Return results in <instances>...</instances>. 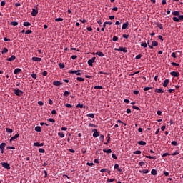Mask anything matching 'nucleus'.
Returning a JSON list of instances; mask_svg holds the SVG:
<instances>
[{
	"mask_svg": "<svg viewBox=\"0 0 183 183\" xmlns=\"http://www.w3.org/2000/svg\"><path fill=\"white\" fill-rule=\"evenodd\" d=\"M76 108H84V104H78Z\"/></svg>",
	"mask_w": 183,
	"mask_h": 183,
	"instance_id": "obj_53",
	"label": "nucleus"
},
{
	"mask_svg": "<svg viewBox=\"0 0 183 183\" xmlns=\"http://www.w3.org/2000/svg\"><path fill=\"white\" fill-rule=\"evenodd\" d=\"M87 117H89V118H95V114L94 113L88 114Z\"/></svg>",
	"mask_w": 183,
	"mask_h": 183,
	"instance_id": "obj_30",
	"label": "nucleus"
},
{
	"mask_svg": "<svg viewBox=\"0 0 183 183\" xmlns=\"http://www.w3.org/2000/svg\"><path fill=\"white\" fill-rule=\"evenodd\" d=\"M10 25H12L13 26H18V22L17 21H11L10 23Z\"/></svg>",
	"mask_w": 183,
	"mask_h": 183,
	"instance_id": "obj_26",
	"label": "nucleus"
},
{
	"mask_svg": "<svg viewBox=\"0 0 183 183\" xmlns=\"http://www.w3.org/2000/svg\"><path fill=\"white\" fill-rule=\"evenodd\" d=\"M31 78H33L34 79H36V78H37L36 74H31Z\"/></svg>",
	"mask_w": 183,
	"mask_h": 183,
	"instance_id": "obj_45",
	"label": "nucleus"
},
{
	"mask_svg": "<svg viewBox=\"0 0 183 183\" xmlns=\"http://www.w3.org/2000/svg\"><path fill=\"white\" fill-rule=\"evenodd\" d=\"M13 92L14 94H15V95H16V97H21V95L24 94V92H22L21 90L19 89H13Z\"/></svg>",
	"mask_w": 183,
	"mask_h": 183,
	"instance_id": "obj_1",
	"label": "nucleus"
},
{
	"mask_svg": "<svg viewBox=\"0 0 183 183\" xmlns=\"http://www.w3.org/2000/svg\"><path fill=\"white\" fill-rule=\"evenodd\" d=\"M92 64H94V61L89 59V60L88 61V65H89V66H93Z\"/></svg>",
	"mask_w": 183,
	"mask_h": 183,
	"instance_id": "obj_38",
	"label": "nucleus"
},
{
	"mask_svg": "<svg viewBox=\"0 0 183 183\" xmlns=\"http://www.w3.org/2000/svg\"><path fill=\"white\" fill-rule=\"evenodd\" d=\"M173 21H174V22H179V19L178 17H173L172 18Z\"/></svg>",
	"mask_w": 183,
	"mask_h": 183,
	"instance_id": "obj_40",
	"label": "nucleus"
},
{
	"mask_svg": "<svg viewBox=\"0 0 183 183\" xmlns=\"http://www.w3.org/2000/svg\"><path fill=\"white\" fill-rule=\"evenodd\" d=\"M144 91H149V89H152V87H144Z\"/></svg>",
	"mask_w": 183,
	"mask_h": 183,
	"instance_id": "obj_57",
	"label": "nucleus"
},
{
	"mask_svg": "<svg viewBox=\"0 0 183 183\" xmlns=\"http://www.w3.org/2000/svg\"><path fill=\"white\" fill-rule=\"evenodd\" d=\"M172 145L177 147V145H178V142L177 141H173V142H172Z\"/></svg>",
	"mask_w": 183,
	"mask_h": 183,
	"instance_id": "obj_46",
	"label": "nucleus"
},
{
	"mask_svg": "<svg viewBox=\"0 0 183 183\" xmlns=\"http://www.w3.org/2000/svg\"><path fill=\"white\" fill-rule=\"evenodd\" d=\"M81 70H69V74H75L78 76H81V75H82V74H81Z\"/></svg>",
	"mask_w": 183,
	"mask_h": 183,
	"instance_id": "obj_2",
	"label": "nucleus"
},
{
	"mask_svg": "<svg viewBox=\"0 0 183 183\" xmlns=\"http://www.w3.org/2000/svg\"><path fill=\"white\" fill-rule=\"evenodd\" d=\"M86 165H88V167H94V165H95V164L94 163H90V162H87Z\"/></svg>",
	"mask_w": 183,
	"mask_h": 183,
	"instance_id": "obj_51",
	"label": "nucleus"
},
{
	"mask_svg": "<svg viewBox=\"0 0 183 183\" xmlns=\"http://www.w3.org/2000/svg\"><path fill=\"white\" fill-rule=\"evenodd\" d=\"M171 65H173V66H179V64L175 62H172Z\"/></svg>",
	"mask_w": 183,
	"mask_h": 183,
	"instance_id": "obj_43",
	"label": "nucleus"
},
{
	"mask_svg": "<svg viewBox=\"0 0 183 183\" xmlns=\"http://www.w3.org/2000/svg\"><path fill=\"white\" fill-rule=\"evenodd\" d=\"M24 26H31V23L26 21L23 23Z\"/></svg>",
	"mask_w": 183,
	"mask_h": 183,
	"instance_id": "obj_34",
	"label": "nucleus"
},
{
	"mask_svg": "<svg viewBox=\"0 0 183 183\" xmlns=\"http://www.w3.org/2000/svg\"><path fill=\"white\" fill-rule=\"evenodd\" d=\"M142 152H141V150H137L135 152H133V154H134V155H140V154H142Z\"/></svg>",
	"mask_w": 183,
	"mask_h": 183,
	"instance_id": "obj_28",
	"label": "nucleus"
},
{
	"mask_svg": "<svg viewBox=\"0 0 183 183\" xmlns=\"http://www.w3.org/2000/svg\"><path fill=\"white\" fill-rule=\"evenodd\" d=\"M8 52V49L6 47H4L1 51V54H7Z\"/></svg>",
	"mask_w": 183,
	"mask_h": 183,
	"instance_id": "obj_29",
	"label": "nucleus"
},
{
	"mask_svg": "<svg viewBox=\"0 0 183 183\" xmlns=\"http://www.w3.org/2000/svg\"><path fill=\"white\" fill-rule=\"evenodd\" d=\"M59 66L60 69H64V68H65V64H64V63H59Z\"/></svg>",
	"mask_w": 183,
	"mask_h": 183,
	"instance_id": "obj_25",
	"label": "nucleus"
},
{
	"mask_svg": "<svg viewBox=\"0 0 183 183\" xmlns=\"http://www.w3.org/2000/svg\"><path fill=\"white\" fill-rule=\"evenodd\" d=\"M76 80L79 81V82H84V81H85V79L82 77H77Z\"/></svg>",
	"mask_w": 183,
	"mask_h": 183,
	"instance_id": "obj_27",
	"label": "nucleus"
},
{
	"mask_svg": "<svg viewBox=\"0 0 183 183\" xmlns=\"http://www.w3.org/2000/svg\"><path fill=\"white\" fill-rule=\"evenodd\" d=\"M15 59H16V56H15V55H12L10 58L6 59V61L12 62V61H15Z\"/></svg>",
	"mask_w": 183,
	"mask_h": 183,
	"instance_id": "obj_9",
	"label": "nucleus"
},
{
	"mask_svg": "<svg viewBox=\"0 0 183 183\" xmlns=\"http://www.w3.org/2000/svg\"><path fill=\"white\" fill-rule=\"evenodd\" d=\"M168 84H169V79H165L162 84L163 86H164V88H167V86H168Z\"/></svg>",
	"mask_w": 183,
	"mask_h": 183,
	"instance_id": "obj_11",
	"label": "nucleus"
},
{
	"mask_svg": "<svg viewBox=\"0 0 183 183\" xmlns=\"http://www.w3.org/2000/svg\"><path fill=\"white\" fill-rule=\"evenodd\" d=\"M109 141H111V134H107V142H109Z\"/></svg>",
	"mask_w": 183,
	"mask_h": 183,
	"instance_id": "obj_52",
	"label": "nucleus"
},
{
	"mask_svg": "<svg viewBox=\"0 0 183 183\" xmlns=\"http://www.w3.org/2000/svg\"><path fill=\"white\" fill-rule=\"evenodd\" d=\"M146 158H149V159H157L156 157H152V156H145Z\"/></svg>",
	"mask_w": 183,
	"mask_h": 183,
	"instance_id": "obj_36",
	"label": "nucleus"
},
{
	"mask_svg": "<svg viewBox=\"0 0 183 183\" xmlns=\"http://www.w3.org/2000/svg\"><path fill=\"white\" fill-rule=\"evenodd\" d=\"M5 147H6V143H1L0 144L1 154H4L5 151Z\"/></svg>",
	"mask_w": 183,
	"mask_h": 183,
	"instance_id": "obj_5",
	"label": "nucleus"
},
{
	"mask_svg": "<svg viewBox=\"0 0 183 183\" xmlns=\"http://www.w3.org/2000/svg\"><path fill=\"white\" fill-rule=\"evenodd\" d=\"M137 144L138 145H143V146L147 145V142H145L144 141H139Z\"/></svg>",
	"mask_w": 183,
	"mask_h": 183,
	"instance_id": "obj_21",
	"label": "nucleus"
},
{
	"mask_svg": "<svg viewBox=\"0 0 183 183\" xmlns=\"http://www.w3.org/2000/svg\"><path fill=\"white\" fill-rule=\"evenodd\" d=\"M25 34H26L27 35H29V34H32V30H27L26 31Z\"/></svg>",
	"mask_w": 183,
	"mask_h": 183,
	"instance_id": "obj_58",
	"label": "nucleus"
},
{
	"mask_svg": "<svg viewBox=\"0 0 183 183\" xmlns=\"http://www.w3.org/2000/svg\"><path fill=\"white\" fill-rule=\"evenodd\" d=\"M122 38H125V39H128L129 38V35L128 34H123Z\"/></svg>",
	"mask_w": 183,
	"mask_h": 183,
	"instance_id": "obj_48",
	"label": "nucleus"
},
{
	"mask_svg": "<svg viewBox=\"0 0 183 183\" xmlns=\"http://www.w3.org/2000/svg\"><path fill=\"white\" fill-rule=\"evenodd\" d=\"M172 58H177V54L175 52L172 53Z\"/></svg>",
	"mask_w": 183,
	"mask_h": 183,
	"instance_id": "obj_62",
	"label": "nucleus"
},
{
	"mask_svg": "<svg viewBox=\"0 0 183 183\" xmlns=\"http://www.w3.org/2000/svg\"><path fill=\"white\" fill-rule=\"evenodd\" d=\"M38 15V6H35L34 8L32 9L31 16H36Z\"/></svg>",
	"mask_w": 183,
	"mask_h": 183,
	"instance_id": "obj_3",
	"label": "nucleus"
},
{
	"mask_svg": "<svg viewBox=\"0 0 183 183\" xmlns=\"http://www.w3.org/2000/svg\"><path fill=\"white\" fill-rule=\"evenodd\" d=\"M34 130L36 131V132H41V131H42V129H41V127L39 126H36L34 128Z\"/></svg>",
	"mask_w": 183,
	"mask_h": 183,
	"instance_id": "obj_23",
	"label": "nucleus"
},
{
	"mask_svg": "<svg viewBox=\"0 0 183 183\" xmlns=\"http://www.w3.org/2000/svg\"><path fill=\"white\" fill-rule=\"evenodd\" d=\"M42 75H43L44 76H46L48 75V71H44L42 73Z\"/></svg>",
	"mask_w": 183,
	"mask_h": 183,
	"instance_id": "obj_61",
	"label": "nucleus"
},
{
	"mask_svg": "<svg viewBox=\"0 0 183 183\" xmlns=\"http://www.w3.org/2000/svg\"><path fill=\"white\" fill-rule=\"evenodd\" d=\"M179 152H178V151H176L175 152L172 154V157H175V155H179Z\"/></svg>",
	"mask_w": 183,
	"mask_h": 183,
	"instance_id": "obj_55",
	"label": "nucleus"
},
{
	"mask_svg": "<svg viewBox=\"0 0 183 183\" xmlns=\"http://www.w3.org/2000/svg\"><path fill=\"white\" fill-rule=\"evenodd\" d=\"M179 21H183V15L179 16Z\"/></svg>",
	"mask_w": 183,
	"mask_h": 183,
	"instance_id": "obj_64",
	"label": "nucleus"
},
{
	"mask_svg": "<svg viewBox=\"0 0 183 183\" xmlns=\"http://www.w3.org/2000/svg\"><path fill=\"white\" fill-rule=\"evenodd\" d=\"M17 138H19V134H16L14 137H12L10 139V142H12V141H15V139H16Z\"/></svg>",
	"mask_w": 183,
	"mask_h": 183,
	"instance_id": "obj_12",
	"label": "nucleus"
},
{
	"mask_svg": "<svg viewBox=\"0 0 183 183\" xmlns=\"http://www.w3.org/2000/svg\"><path fill=\"white\" fill-rule=\"evenodd\" d=\"M39 152H40L41 154H44L45 152V149L40 148L39 149Z\"/></svg>",
	"mask_w": 183,
	"mask_h": 183,
	"instance_id": "obj_44",
	"label": "nucleus"
},
{
	"mask_svg": "<svg viewBox=\"0 0 183 183\" xmlns=\"http://www.w3.org/2000/svg\"><path fill=\"white\" fill-rule=\"evenodd\" d=\"M172 15H174V16H179V11H173L172 12Z\"/></svg>",
	"mask_w": 183,
	"mask_h": 183,
	"instance_id": "obj_24",
	"label": "nucleus"
},
{
	"mask_svg": "<svg viewBox=\"0 0 183 183\" xmlns=\"http://www.w3.org/2000/svg\"><path fill=\"white\" fill-rule=\"evenodd\" d=\"M170 75H172V76H174V78H179V72L177 71H171Z\"/></svg>",
	"mask_w": 183,
	"mask_h": 183,
	"instance_id": "obj_6",
	"label": "nucleus"
},
{
	"mask_svg": "<svg viewBox=\"0 0 183 183\" xmlns=\"http://www.w3.org/2000/svg\"><path fill=\"white\" fill-rule=\"evenodd\" d=\"M32 61H42L41 58L39 57H32L31 59Z\"/></svg>",
	"mask_w": 183,
	"mask_h": 183,
	"instance_id": "obj_22",
	"label": "nucleus"
},
{
	"mask_svg": "<svg viewBox=\"0 0 183 183\" xmlns=\"http://www.w3.org/2000/svg\"><path fill=\"white\" fill-rule=\"evenodd\" d=\"M22 70L19 68H17L16 69H14V75H18V74H19V72H21Z\"/></svg>",
	"mask_w": 183,
	"mask_h": 183,
	"instance_id": "obj_17",
	"label": "nucleus"
},
{
	"mask_svg": "<svg viewBox=\"0 0 183 183\" xmlns=\"http://www.w3.org/2000/svg\"><path fill=\"white\" fill-rule=\"evenodd\" d=\"M141 46H143V48H147L148 47V44H147V43L144 42V43H142L141 44Z\"/></svg>",
	"mask_w": 183,
	"mask_h": 183,
	"instance_id": "obj_41",
	"label": "nucleus"
},
{
	"mask_svg": "<svg viewBox=\"0 0 183 183\" xmlns=\"http://www.w3.org/2000/svg\"><path fill=\"white\" fill-rule=\"evenodd\" d=\"M114 169H117L119 172H122V170L119 168V164H115Z\"/></svg>",
	"mask_w": 183,
	"mask_h": 183,
	"instance_id": "obj_15",
	"label": "nucleus"
},
{
	"mask_svg": "<svg viewBox=\"0 0 183 183\" xmlns=\"http://www.w3.org/2000/svg\"><path fill=\"white\" fill-rule=\"evenodd\" d=\"M94 54L98 55V56H101V58H104V56H105V54H104L102 51H97Z\"/></svg>",
	"mask_w": 183,
	"mask_h": 183,
	"instance_id": "obj_10",
	"label": "nucleus"
},
{
	"mask_svg": "<svg viewBox=\"0 0 183 183\" xmlns=\"http://www.w3.org/2000/svg\"><path fill=\"white\" fill-rule=\"evenodd\" d=\"M129 26V22L127 21L123 24L122 25V29H127Z\"/></svg>",
	"mask_w": 183,
	"mask_h": 183,
	"instance_id": "obj_13",
	"label": "nucleus"
},
{
	"mask_svg": "<svg viewBox=\"0 0 183 183\" xmlns=\"http://www.w3.org/2000/svg\"><path fill=\"white\" fill-rule=\"evenodd\" d=\"M94 89H104L102 86H95Z\"/></svg>",
	"mask_w": 183,
	"mask_h": 183,
	"instance_id": "obj_37",
	"label": "nucleus"
},
{
	"mask_svg": "<svg viewBox=\"0 0 183 183\" xmlns=\"http://www.w3.org/2000/svg\"><path fill=\"white\" fill-rule=\"evenodd\" d=\"M4 41L5 42H11V39H8V38H6V37H4Z\"/></svg>",
	"mask_w": 183,
	"mask_h": 183,
	"instance_id": "obj_49",
	"label": "nucleus"
},
{
	"mask_svg": "<svg viewBox=\"0 0 183 183\" xmlns=\"http://www.w3.org/2000/svg\"><path fill=\"white\" fill-rule=\"evenodd\" d=\"M154 92L157 94H164V90L162 89H155Z\"/></svg>",
	"mask_w": 183,
	"mask_h": 183,
	"instance_id": "obj_16",
	"label": "nucleus"
},
{
	"mask_svg": "<svg viewBox=\"0 0 183 183\" xmlns=\"http://www.w3.org/2000/svg\"><path fill=\"white\" fill-rule=\"evenodd\" d=\"M157 26L158 28H159V29H164V27L162 26V24H157Z\"/></svg>",
	"mask_w": 183,
	"mask_h": 183,
	"instance_id": "obj_50",
	"label": "nucleus"
},
{
	"mask_svg": "<svg viewBox=\"0 0 183 183\" xmlns=\"http://www.w3.org/2000/svg\"><path fill=\"white\" fill-rule=\"evenodd\" d=\"M1 166L6 169H11V165L8 162H1Z\"/></svg>",
	"mask_w": 183,
	"mask_h": 183,
	"instance_id": "obj_4",
	"label": "nucleus"
},
{
	"mask_svg": "<svg viewBox=\"0 0 183 183\" xmlns=\"http://www.w3.org/2000/svg\"><path fill=\"white\" fill-rule=\"evenodd\" d=\"M119 52H124V54H127L128 50H127V47H119Z\"/></svg>",
	"mask_w": 183,
	"mask_h": 183,
	"instance_id": "obj_8",
	"label": "nucleus"
},
{
	"mask_svg": "<svg viewBox=\"0 0 183 183\" xmlns=\"http://www.w3.org/2000/svg\"><path fill=\"white\" fill-rule=\"evenodd\" d=\"M117 40H118V37H117V36H114V37L112 38V41H113L114 42L117 41Z\"/></svg>",
	"mask_w": 183,
	"mask_h": 183,
	"instance_id": "obj_60",
	"label": "nucleus"
},
{
	"mask_svg": "<svg viewBox=\"0 0 183 183\" xmlns=\"http://www.w3.org/2000/svg\"><path fill=\"white\" fill-rule=\"evenodd\" d=\"M141 58H142V54H139V55L136 56L135 59H141Z\"/></svg>",
	"mask_w": 183,
	"mask_h": 183,
	"instance_id": "obj_47",
	"label": "nucleus"
},
{
	"mask_svg": "<svg viewBox=\"0 0 183 183\" xmlns=\"http://www.w3.org/2000/svg\"><path fill=\"white\" fill-rule=\"evenodd\" d=\"M151 174L152 175H158V172L157 171V169H152L151 171Z\"/></svg>",
	"mask_w": 183,
	"mask_h": 183,
	"instance_id": "obj_19",
	"label": "nucleus"
},
{
	"mask_svg": "<svg viewBox=\"0 0 183 183\" xmlns=\"http://www.w3.org/2000/svg\"><path fill=\"white\" fill-rule=\"evenodd\" d=\"M133 109H136L137 111H140L141 109L137 106H132Z\"/></svg>",
	"mask_w": 183,
	"mask_h": 183,
	"instance_id": "obj_42",
	"label": "nucleus"
},
{
	"mask_svg": "<svg viewBox=\"0 0 183 183\" xmlns=\"http://www.w3.org/2000/svg\"><path fill=\"white\" fill-rule=\"evenodd\" d=\"M152 45V46H158V41H153Z\"/></svg>",
	"mask_w": 183,
	"mask_h": 183,
	"instance_id": "obj_33",
	"label": "nucleus"
},
{
	"mask_svg": "<svg viewBox=\"0 0 183 183\" xmlns=\"http://www.w3.org/2000/svg\"><path fill=\"white\" fill-rule=\"evenodd\" d=\"M103 152H106L107 154H111V152H112V150L111 149H104Z\"/></svg>",
	"mask_w": 183,
	"mask_h": 183,
	"instance_id": "obj_20",
	"label": "nucleus"
},
{
	"mask_svg": "<svg viewBox=\"0 0 183 183\" xmlns=\"http://www.w3.org/2000/svg\"><path fill=\"white\" fill-rule=\"evenodd\" d=\"M58 135H59V137H60V138H64V137H65V134L61 133V132H59Z\"/></svg>",
	"mask_w": 183,
	"mask_h": 183,
	"instance_id": "obj_39",
	"label": "nucleus"
},
{
	"mask_svg": "<svg viewBox=\"0 0 183 183\" xmlns=\"http://www.w3.org/2000/svg\"><path fill=\"white\" fill-rule=\"evenodd\" d=\"M93 137H94V138H97V137H99V132H98L97 130V129H93Z\"/></svg>",
	"mask_w": 183,
	"mask_h": 183,
	"instance_id": "obj_7",
	"label": "nucleus"
},
{
	"mask_svg": "<svg viewBox=\"0 0 183 183\" xmlns=\"http://www.w3.org/2000/svg\"><path fill=\"white\" fill-rule=\"evenodd\" d=\"M53 85L55 86H61V85H62V82L54 81H53Z\"/></svg>",
	"mask_w": 183,
	"mask_h": 183,
	"instance_id": "obj_14",
	"label": "nucleus"
},
{
	"mask_svg": "<svg viewBox=\"0 0 183 183\" xmlns=\"http://www.w3.org/2000/svg\"><path fill=\"white\" fill-rule=\"evenodd\" d=\"M64 97H68V95H71V92L68 91H65L63 94Z\"/></svg>",
	"mask_w": 183,
	"mask_h": 183,
	"instance_id": "obj_31",
	"label": "nucleus"
},
{
	"mask_svg": "<svg viewBox=\"0 0 183 183\" xmlns=\"http://www.w3.org/2000/svg\"><path fill=\"white\" fill-rule=\"evenodd\" d=\"M34 147H44V143L34 142Z\"/></svg>",
	"mask_w": 183,
	"mask_h": 183,
	"instance_id": "obj_18",
	"label": "nucleus"
},
{
	"mask_svg": "<svg viewBox=\"0 0 183 183\" xmlns=\"http://www.w3.org/2000/svg\"><path fill=\"white\" fill-rule=\"evenodd\" d=\"M104 138V135L101 134L100 137H99V140L103 142Z\"/></svg>",
	"mask_w": 183,
	"mask_h": 183,
	"instance_id": "obj_59",
	"label": "nucleus"
},
{
	"mask_svg": "<svg viewBox=\"0 0 183 183\" xmlns=\"http://www.w3.org/2000/svg\"><path fill=\"white\" fill-rule=\"evenodd\" d=\"M62 21H64L63 18H57L55 19L56 22H62Z\"/></svg>",
	"mask_w": 183,
	"mask_h": 183,
	"instance_id": "obj_35",
	"label": "nucleus"
},
{
	"mask_svg": "<svg viewBox=\"0 0 183 183\" xmlns=\"http://www.w3.org/2000/svg\"><path fill=\"white\" fill-rule=\"evenodd\" d=\"M143 174H148V172H149V171L148 169H144L142 171Z\"/></svg>",
	"mask_w": 183,
	"mask_h": 183,
	"instance_id": "obj_63",
	"label": "nucleus"
},
{
	"mask_svg": "<svg viewBox=\"0 0 183 183\" xmlns=\"http://www.w3.org/2000/svg\"><path fill=\"white\" fill-rule=\"evenodd\" d=\"M49 122H53L55 123V119H52V118H49L48 119Z\"/></svg>",
	"mask_w": 183,
	"mask_h": 183,
	"instance_id": "obj_54",
	"label": "nucleus"
},
{
	"mask_svg": "<svg viewBox=\"0 0 183 183\" xmlns=\"http://www.w3.org/2000/svg\"><path fill=\"white\" fill-rule=\"evenodd\" d=\"M112 157L114 159H117V154H112Z\"/></svg>",
	"mask_w": 183,
	"mask_h": 183,
	"instance_id": "obj_56",
	"label": "nucleus"
},
{
	"mask_svg": "<svg viewBox=\"0 0 183 183\" xmlns=\"http://www.w3.org/2000/svg\"><path fill=\"white\" fill-rule=\"evenodd\" d=\"M6 132H9V134H12V132H14L12 129H9V128H6Z\"/></svg>",
	"mask_w": 183,
	"mask_h": 183,
	"instance_id": "obj_32",
	"label": "nucleus"
}]
</instances>
